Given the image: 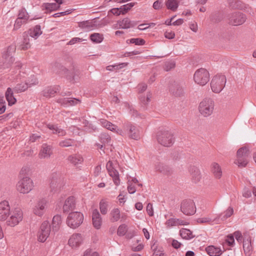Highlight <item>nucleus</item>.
I'll use <instances>...</instances> for the list:
<instances>
[{
    "mask_svg": "<svg viewBox=\"0 0 256 256\" xmlns=\"http://www.w3.org/2000/svg\"><path fill=\"white\" fill-rule=\"evenodd\" d=\"M166 224L168 227L176 226V218H170L166 220Z\"/></svg>",
    "mask_w": 256,
    "mask_h": 256,
    "instance_id": "obj_62",
    "label": "nucleus"
},
{
    "mask_svg": "<svg viewBox=\"0 0 256 256\" xmlns=\"http://www.w3.org/2000/svg\"><path fill=\"white\" fill-rule=\"evenodd\" d=\"M57 102L64 106H74L80 102V100L76 98H60L57 100Z\"/></svg>",
    "mask_w": 256,
    "mask_h": 256,
    "instance_id": "obj_27",
    "label": "nucleus"
},
{
    "mask_svg": "<svg viewBox=\"0 0 256 256\" xmlns=\"http://www.w3.org/2000/svg\"><path fill=\"white\" fill-rule=\"evenodd\" d=\"M5 96L9 106H12L16 102V99L14 97L13 90L10 88H7Z\"/></svg>",
    "mask_w": 256,
    "mask_h": 256,
    "instance_id": "obj_32",
    "label": "nucleus"
},
{
    "mask_svg": "<svg viewBox=\"0 0 256 256\" xmlns=\"http://www.w3.org/2000/svg\"><path fill=\"white\" fill-rule=\"evenodd\" d=\"M243 249L246 256H250L252 251V246L251 237L248 232L244 234Z\"/></svg>",
    "mask_w": 256,
    "mask_h": 256,
    "instance_id": "obj_19",
    "label": "nucleus"
},
{
    "mask_svg": "<svg viewBox=\"0 0 256 256\" xmlns=\"http://www.w3.org/2000/svg\"><path fill=\"white\" fill-rule=\"evenodd\" d=\"M50 232V225L49 222L44 221L40 225L38 232V240L40 242H44L48 238Z\"/></svg>",
    "mask_w": 256,
    "mask_h": 256,
    "instance_id": "obj_9",
    "label": "nucleus"
},
{
    "mask_svg": "<svg viewBox=\"0 0 256 256\" xmlns=\"http://www.w3.org/2000/svg\"><path fill=\"white\" fill-rule=\"evenodd\" d=\"M48 128L52 130L54 134H56L58 136H64L66 134L65 130L58 127L57 125L48 124Z\"/></svg>",
    "mask_w": 256,
    "mask_h": 256,
    "instance_id": "obj_38",
    "label": "nucleus"
},
{
    "mask_svg": "<svg viewBox=\"0 0 256 256\" xmlns=\"http://www.w3.org/2000/svg\"><path fill=\"white\" fill-rule=\"evenodd\" d=\"M206 251L210 256H219L222 254V250L220 248L213 246L207 247Z\"/></svg>",
    "mask_w": 256,
    "mask_h": 256,
    "instance_id": "obj_37",
    "label": "nucleus"
},
{
    "mask_svg": "<svg viewBox=\"0 0 256 256\" xmlns=\"http://www.w3.org/2000/svg\"><path fill=\"white\" fill-rule=\"evenodd\" d=\"M228 2L232 8L242 9L244 7V3L240 0H228Z\"/></svg>",
    "mask_w": 256,
    "mask_h": 256,
    "instance_id": "obj_39",
    "label": "nucleus"
},
{
    "mask_svg": "<svg viewBox=\"0 0 256 256\" xmlns=\"http://www.w3.org/2000/svg\"><path fill=\"white\" fill-rule=\"evenodd\" d=\"M152 94L148 93L146 94V97L144 96L140 98V102L143 104L146 105L150 102Z\"/></svg>",
    "mask_w": 256,
    "mask_h": 256,
    "instance_id": "obj_58",
    "label": "nucleus"
},
{
    "mask_svg": "<svg viewBox=\"0 0 256 256\" xmlns=\"http://www.w3.org/2000/svg\"><path fill=\"white\" fill-rule=\"evenodd\" d=\"M100 142L102 144H109L110 142V136L107 134H102L100 136Z\"/></svg>",
    "mask_w": 256,
    "mask_h": 256,
    "instance_id": "obj_53",
    "label": "nucleus"
},
{
    "mask_svg": "<svg viewBox=\"0 0 256 256\" xmlns=\"http://www.w3.org/2000/svg\"><path fill=\"white\" fill-rule=\"evenodd\" d=\"M68 160L71 164L74 166L80 164L84 161L82 156L79 154L70 155L68 156Z\"/></svg>",
    "mask_w": 256,
    "mask_h": 256,
    "instance_id": "obj_33",
    "label": "nucleus"
},
{
    "mask_svg": "<svg viewBox=\"0 0 256 256\" xmlns=\"http://www.w3.org/2000/svg\"><path fill=\"white\" fill-rule=\"evenodd\" d=\"M48 200L44 198L39 199L32 208L34 214L38 216H42L45 213Z\"/></svg>",
    "mask_w": 256,
    "mask_h": 256,
    "instance_id": "obj_16",
    "label": "nucleus"
},
{
    "mask_svg": "<svg viewBox=\"0 0 256 256\" xmlns=\"http://www.w3.org/2000/svg\"><path fill=\"white\" fill-rule=\"evenodd\" d=\"M120 218V212L119 208H114L110 213V220L112 222H116Z\"/></svg>",
    "mask_w": 256,
    "mask_h": 256,
    "instance_id": "obj_34",
    "label": "nucleus"
},
{
    "mask_svg": "<svg viewBox=\"0 0 256 256\" xmlns=\"http://www.w3.org/2000/svg\"><path fill=\"white\" fill-rule=\"evenodd\" d=\"M10 208L9 202L4 200L0 202V221L7 220L10 216Z\"/></svg>",
    "mask_w": 256,
    "mask_h": 256,
    "instance_id": "obj_18",
    "label": "nucleus"
},
{
    "mask_svg": "<svg viewBox=\"0 0 256 256\" xmlns=\"http://www.w3.org/2000/svg\"><path fill=\"white\" fill-rule=\"evenodd\" d=\"M78 26L86 31H90L96 28L94 22L90 20L81 22L78 23Z\"/></svg>",
    "mask_w": 256,
    "mask_h": 256,
    "instance_id": "obj_31",
    "label": "nucleus"
},
{
    "mask_svg": "<svg viewBox=\"0 0 256 256\" xmlns=\"http://www.w3.org/2000/svg\"><path fill=\"white\" fill-rule=\"evenodd\" d=\"M83 256H99V254L90 249H88L84 252Z\"/></svg>",
    "mask_w": 256,
    "mask_h": 256,
    "instance_id": "obj_59",
    "label": "nucleus"
},
{
    "mask_svg": "<svg viewBox=\"0 0 256 256\" xmlns=\"http://www.w3.org/2000/svg\"><path fill=\"white\" fill-rule=\"evenodd\" d=\"M180 211L185 215H192L196 212V207L193 200L186 199L180 204Z\"/></svg>",
    "mask_w": 256,
    "mask_h": 256,
    "instance_id": "obj_11",
    "label": "nucleus"
},
{
    "mask_svg": "<svg viewBox=\"0 0 256 256\" xmlns=\"http://www.w3.org/2000/svg\"><path fill=\"white\" fill-rule=\"evenodd\" d=\"M16 48L14 46H10L2 54V64L0 65V69L9 68L14 61L12 54L14 52Z\"/></svg>",
    "mask_w": 256,
    "mask_h": 256,
    "instance_id": "obj_3",
    "label": "nucleus"
},
{
    "mask_svg": "<svg viewBox=\"0 0 256 256\" xmlns=\"http://www.w3.org/2000/svg\"><path fill=\"white\" fill-rule=\"evenodd\" d=\"M156 137L158 142L162 146L166 147L172 146L175 141L173 134L168 130L159 132Z\"/></svg>",
    "mask_w": 256,
    "mask_h": 256,
    "instance_id": "obj_2",
    "label": "nucleus"
},
{
    "mask_svg": "<svg viewBox=\"0 0 256 256\" xmlns=\"http://www.w3.org/2000/svg\"><path fill=\"white\" fill-rule=\"evenodd\" d=\"M75 199L74 196H70L66 200L63 206V212H67L75 208Z\"/></svg>",
    "mask_w": 256,
    "mask_h": 256,
    "instance_id": "obj_25",
    "label": "nucleus"
},
{
    "mask_svg": "<svg viewBox=\"0 0 256 256\" xmlns=\"http://www.w3.org/2000/svg\"><path fill=\"white\" fill-rule=\"evenodd\" d=\"M128 230V226L125 224H122L118 226L117 234L120 236H123L126 234Z\"/></svg>",
    "mask_w": 256,
    "mask_h": 256,
    "instance_id": "obj_51",
    "label": "nucleus"
},
{
    "mask_svg": "<svg viewBox=\"0 0 256 256\" xmlns=\"http://www.w3.org/2000/svg\"><path fill=\"white\" fill-rule=\"evenodd\" d=\"M29 18V14L24 8L20 10L18 15V18L28 20Z\"/></svg>",
    "mask_w": 256,
    "mask_h": 256,
    "instance_id": "obj_49",
    "label": "nucleus"
},
{
    "mask_svg": "<svg viewBox=\"0 0 256 256\" xmlns=\"http://www.w3.org/2000/svg\"><path fill=\"white\" fill-rule=\"evenodd\" d=\"M9 218L7 219L6 224L10 226L18 225L23 219V212L20 208H16L10 211Z\"/></svg>",
    "mask_w": 256,
    "mask_h": 256,
    "instance_id": "obj_6",
    "label": "nucleus"
},
{
    "mask_svg": "<svg viewBox=\"0 0 256 256\" xmlns=\"http://www.w3.org/2000/svg\"><path fill=\"white\" fill-rule=\"evenodd\" d=\"M134 4L130 3L126 4L124 5L120 8V10L122 12V14H124L128 12L133 6Z\"/></svg>",
    "mask_w": 256,
    "mask_h": 256,
    "instance_id": "obj_56",
    "label": "nucleus"
},
{
    "mask_svg": "<svg viewBox=\"0 0 256 256\" xmlns=\"http://www.w3.org/2000/svg\"><path fill=\"white\" fill-rule=\"evenodd\" d=\"M194 80L198 85H206L210 80L209 72L204 68L197 70L194 74Z\"/></svg>",
    "mask_w": 256,
    "mask_h": 256,
    "instance_id": "obj_7",
    "label": "nucleus"
},
{
    "mask_svg": "<svg viewBox=\"0 0 256 256\" xmlns=\"http://www.w3.org/2000/svg\"><path fill=\"white\" fill-rule=\"evenodd\" d=\"M74 140L72 139L68 138L62 140L59 142V146L61 147H68L72 146Z\"/></svg>",
    "mask_w": 256,
    "mask_h": 256,
    "instance_id": "obj_50",
    "label": "nucleus"
},
{
    "mask_svg": "<svg viewBox=\"0 0 256 256\" xmlns=\"http://www.w3.org/2000/svg\"><path fill=\"white\" fill-rule=\"evenodd\" d=\"M116 165V162L109 160L106 164V168L109 175L112 178L116 186L120 184L118 172L116 170L115 166Z\"/></svg>",
    "mask_w": 256,
    "mask_h": 256,
    "instance_id": "obj_14",
    "label": "nucleus"
},
{
    "mask_svg": "<svg viewBox=\"0 0 256 256\" xmlns=\"http://www.w3.org/2000/svg\"><path fill=\"white\" fill-rule=\"evenodd\" d=\"M26 84H28V87L36 85L38 83V80L34 76H31L30 78H29L28 80H26Z\"/></svg>",
    "mask_w": 256,
    "mask_h": 256,
    "instance_id": "obj_54",
    "label": "nucleus"
},
{
    "mask_svg": "<svg viewBox=\"0 0 256 256\" xmlns=\"http://www.w3.org/2000/svg\"><path fill=\"white\" fill-rule=\"evenodd\" d=\"M136 24L134 21H131L128 18H126L117 22L118 27L120 28L128 29L134 26Z\"/></svg>",
    "mask_w": 256,
    "mask_h": 256,
    "instance_id": "obj_26",
    "label": "nucleus"
},
{
    "mask_svg": "<svg viewBox=\"0 0 256 256\" xmlns=\"http://www.w3.org/2000/svg\"><path fill=\"white\" fill-rule=\"evenodd\" d=\"M222 220H220L219 217L212 218L210 216L200 218L197 219V222L198 223H206L210 224H217L220 222Z\"/></svg>",
    "mask_w": 256,
    "mask_h": 256,
    "instance_id": "obj_29",
    "label": "nucleus"
},
{
    "mask_svg": "<svg viewBox=\"0 0 256 256\" xmlns=\"http://www.w3.org/2000/svg\"><path fill=\"white\" fill-rule=\"evenodd\" d=\"M61 176L60 173L54 172L51 176L50 186L51 190L53 192H56L59 190L62 186Z\"/></svg>",
    "mask_w": 256,
    "mask_h": 256,
    "instance_id": "obj_17",
    "label": "nucleus"
},
{
    "mask_svg": "<svg viewBox=\"0 0 256 256\" xmlns=\"http://www.w3.org/2000/svg\"><path fill=\"white\" fill-rule=\"evenodd\" d=\"M32 180L28 176L20 179L16 184V190L21 194H26L30 192L34 188Z\"/></svg>",
    "mask_w": 256,
    "mask_h": 256,
    "instance_id": "obj_4",
    "label": "nucleus"
},
{
    "mask_svg": "<svg viewBox=\"0 0 256 256\" xmlns=\"http://www.w3.org/2000/svg\"><path fill=\"white\" fill-rule=\"evenodd\" d=\"M83 242V238L80 234H74L70 238L68 242V245L72 248L80 246Z\"/></svg>",
    "mask_w": 256,
    "mask_h": 256,
    "instance_id": "obj_20",
    "label": "nucleus"
},
{
    "mask_svg": "<svg viewBox=\"0 0 256 256\" xmlns=\"http://www.w3.org/2000/svg\"><path fill=\"white\" fill-rule=\"evenodd\" d=\"M162 0H157L155 1L153 4V8L154 10H160L162 8Z\"/></svg>",
    "mask_w": 256,
    "mask_h": 256,
    "instance_id": "obj_60",
    "label": "nucleus"
},
{
    "mask_svg": "<svg viewBox=\"0 0 256 256\" xmlns=\"http://www.w3.org/2000/svg\"><path fill=\"white\" fill-rule=\"evenodd\" d=\"M226 244L230 246H233L234 244V236L232 234H228L225 240V244Z\"/></svg>",
    "mask_w": 256,
    "mask_h": 256,
    "instance_id": "obj_55",
    "label": "nucleus"
},
{
    "mask_svg": "<svg viewBox=\"0 0 256 256\" xmlns=\"http://www.w3.org/2000/svg\"><path fill=\"white\" fill-rule=\"evenodd\" d=\"M184 86L182 82H174L170 86V90L174 95L180 96L184 94Z\"/></svg>",
    "mask_w": 256,
    "mask_h": 256,
    "instance_id": "obj_22",
    "label": "nucleus"
},
{
    "mask_svg": "<svg viewBox=\"0 0 256 256\" xmlns=\"http://www.w3.org/2000/svg\"><path fill=\"white\" fill-rule=\"evenodd\" d=\"M43 6L48 12H52L58 10L60 6L56 3H46Z\"/></svg>",
    "mask_w": 256,
    "mask_h": 256,
    "instance_id": "obj_48",
    "label": "nucleus"
},
{
    "mask_svg": "<svg viewBox=\"0 0 256 256\" xmlns=\"http://www.w3.org/2000/svg\"><path fill=\"white\" fill-rule=\"evenodd\" d=\"M90 39L93 42L100 43L104 40V36L99 33H94L90 36Z\"/></svg>",
    "mask_w": 256,
    "mask_h": 256,
    "instance_id": "obj_47",
    "label": "nucleus"
},
{
    "mask_svg": "<svg viewBox=\"0 0 256 256\" xmlns=\"http://www.w3.org/2000/svg\"><path fill=\"white\" fill-rule=\"evenodd\" d=\"M210 88L212 92L219 94L224 88V75L218 74L214 75L210 82Z\"/></svg>",
    "mask_w": 256,
    "mask_h": 256,
    "instance_id": "obj_8",
    "label": "nucleus"
},
{
    "mask_svg": "<svg viewBox=\"0 0 256 256\" xmlns=\"http://www.w3.org/2000/svg\"><path fill=\"white\" fill-rule=\"evenodd\" d=\"M123 129L126 135L130 138L138 140L140 138L139 130L138 128L130 122L124 124Z\"/></svg>",
    "mask_w": 256,
    "mask_h": 256,
    "instance_id": "obj_13",
    "label": "nucleus"
},
{
    "mask_svg": "<svg viewBox=\"0 0 256 256\" xmlns=\"http://www.w3.org/2000/svg\"><path fill=\"white\" fill-rule=\"evenodd\" d=\"M130 42L132 44H134L138 46H142L144 45L145 43V41L142 38H132L130 40Z\"/></svg>",
    "mask_w": 256,
    "mask_h": 256,
    "instance_id": "obj_57",
    "label": "nucleus"
},
{
    "mask_svg": "<svg viewBox=\"0 0 256 256\" xmlns=\"http://www.w3.org/2000/svg\"><path fill=\"white\" fill-rule=\"evenodd\" d=\"M100 210L102 214H106L108 212V202L106 200H102L99 204Z\"/></svg>",
    "mask_w": 256,
    "mask_h": 256,
    "instance_id": "obj_45",
    "label": "nucleus"
},
{
    "mask_svg": "<svg viewBox=\"0 0 256 256\" xmlns=\"http://www.w3.org/2000/svg\"><path fill=\"white\" fill-rule=\"evenodd\" d=\"M180 234L183 239L190 240L194 237L192 232L187 228H182L180 230Z\"/></svg>",
    "mask_w": 256,
    "mask_h": 256,
    "instance_id": "obj_41",
    "label": "nucleus"
},
{
    "mask_svg": "<svg viewBox=\"0 0 256 256\" xmlns=\"http://www.w3.org/2000/svg\"><path fill=\"white\" fill-rule=\"evenodd\" d=\"M28 20H23L17 18L15 20V22L14 26V30H18L22 24H26Z\"/></svg>",
    "mask_w": 256,
    "mask_h": 256,
    "instance_id": "obj_52",
    "label": "nucleus"
},
{
    "mask_svg": "<svg viewBox=\"0 0 256 256\" xmlns=\"http://www.w3.org/2000/svg\"><path fill=\"white\" fill-rule=\"evenodd\" d=\"M210 170L216 178L220 179L222 174V171L220 166L216 162H212L210 166Z\"/></svg>",
    "mask_w": 256,
    "mask_h": 256,
    "instance_id": "obj_30",
    "label": "nucleus"
},
{
    "mask_svg": "<svg viewBox=\"0 0 256 256\" xmlns=\"http://www.w3.org/2000/svg\"><path fill=\"white\" fill-rule=\"evenodd\" d=\"M154 168L156 172L166 176H170L173 172L172 169L170 166L159 162L154 164Z\"/></svg>",
    "mask_w": 256,
    "mask_h": 256,
    "instance_id": "obj_21",
    "label": "nucleus"
},
{
    "mask_svg": "<svg viewBox=\"0 0 256 256\" xmlns=\"http://www.w3.org/2000/svg\"><path fill=\"white\" fill-rule=\"evenodd\" d=\"M100 124L106 129L112 132H115L117 126L114 124L112 122L108 121L104 119H100Z\"/></svg>",
    "mask_w": 256,
    "mask_h": 256,
    "instance_id": "obj_40",
    "label": "nucleus"
},
{
    "mask_svg": "<svg viewBox=\"0 0 256 256\" xmlns=\"http://www.w3.org/2000/svg\"><path fill=\"white\" fill-rule=\"evenodd\" d=\"M234 236L236 240L238 242H242L244 240V236H242L240 231H236L234 233Z\"/></svg>",
    "mask_w": 256,
    "mask_h": 256,
    "instance_id": "obj_63",
    "label": "nucleus"
},
{
    "mask_svg": "<svg viewBox=\"0 0 256 256\" xmlns=\"http://www.w3.org/2000/svg\"><path fill=\"white\" fill-rule=\"evenodd\" d=\"M24 75L25 74L24 72H20L16 76V80L18 84L14 88V90L16 93L24 92L28 88V84H26V82L24 80Z\"/></svg>",
    "mask_w": 256,
    "mask_h": 256,
    "instance_id": "obj_15",
    "label": "nucleus"
},
{
    "mask_svg": "<svg viewBox=\"0 0 256 256\" xmlns=\"http://www.w3.org/2000/svg\"><path fill=\"white\" fill-rule=\"evenodd\" d=\"M62 222V217L60 215L54 216L52 218V228L54 230H58Z\"/></svg>",
    "mask_w": 256,
    "mask_h": 256,
    "instance_id": "obj_44",
    "label": "nucleus"
},
{
    "mask_svg": "<svg viewBox=\"0 0 256 256\" xmlns=\"http://www.w3.org/2000/svg\"><path fill=\"white\" fill-rule=\"evenodd\" d=\"M249 154V150L246 147L240 148L237 152V158L235 160L234 163L238 167H245L248 162L247 158Z\"/></svg>",
    "mask_w": 256,
    "mask_h": 256,
    "instance_id": "obj_10",
    "label": "nucleus"
},
{
    "mask_svg": "<svg viewBox=\"0 0 256 256\" xmlns=\"http://www.w3.org/2000/svg\"><path fill=\"white\" fill-rule=\"evenodd\" d=\"M92 220L94 226L96 229H100L102 225V220L100 214L97 209L92 210Z\"/></svg>",
    "mask_w": 256,
    "mask_h": 256,
    "instance_id": "obj_23",
    "label": "nucleus"
},
{
    "mask_svg": "<svg viewBox=\"0 0 256 256\" xmlns=\"http://www.w3.org/2000/svg\"><path fill=\"white\" fill-rule=\"evenodd\" d=\"M178 0H166L165 4L166 8L172 12H176L179 6Z\"/></svg>",
    "mask_w": 256,
    "mask_h": 256,
    "instance_id": "obj_35",
    "label": "nucleus"
},
{
    "mask_svg": "<svg viewBox=\"0 0 256 256\" xmlns=\"http://www.w3.org/2000/svg\"><path fill=\"white\" fill-rule=\"evenodd\" d=\"M214 106V100L210 98H206L200 103L198 110L202 116L208 117L213 113Z\"/></svg>",
    "mask_w": 256,
    "mask_h": 256,
    "instance_id": "obj_1",
    "label": "nucleus"
},
{
    "mask_svg": "<svg viewBox=\"0 0 256 256\" xmlns=\"http://www.w3.org/2000/svg\"><path fill=\"white\" fill-rule=\"evenodd\" d=\"M58 90V86L48 87L43 90L42 94L46 98L53 96Z\"/></svg>",
    "mask_w": 256,
    "mask_h": 256,
    "instance_id": "obj_36",
    "label": "nucleus"
},
{
    "mask_svg": "<svg viewBox=\"0 0 256 256\" xmlns=\"http://www.w3.org/2000/svg\"><path fill=\"white\" fill-rule=\"evenodd\" d=\"M188 171L193 182L194 183L198 182L201 178L200 172L198 168L194 166H190L189 168Z\"/></svg>",
    "mask_w": 256,
    "mask_h": 256,
    "instance_id": "obj_28",
    "label": "nucleus"
},
{
    "mask_svg": "<svg viewBox=\"0 0 256 256\" xmlns=\"http://www.w3.org/2000/svg\"><path fill=\"white\" fill-rule=\"evenodd\" d=\"M227 17L228 24L233 26L242 25L246 20L244 14L238 12L232 13Z\"/></svg>",
    "mask_w": 256,
    "mask_h": 256,
    "instance_id": "obj_12",
    "label": "nucleus"
},
{
    "mask_svg": "<svg viewBox=\"0 0 256 256\" xmlns=\"http://www.w3.org/2000/svg\"><path fill=\"white\" fill-rule=\"evenodd\" d=\"M83 220L82 214L78 212H72L67 217L66 224L70 228H76L82 223Z\"/></svg>",
    "mask_w": 256,
    "mask_h": 256,
    "instance_id": "obj_5",
    "label": "nucleus"
},
{
    "mask_svg": "<svg viewBox=\"0 0 256 256\" xmlns=\"http://www.w3.org/2000/svg\"><path fill=\"white\" fill-rule=\"evenodd\" d=\"M42 34V31L40 29V26L36 25L33 29L29 30L30 36L35 39H36Z\"/></svg>",
    "mask_w": 256,
    "mask_h": 256,
    "instance_id": "obj_42",
    "label": "nucleus"
},
{
    "mask_svg": "<svg viewBox=\"0 0 256 256\" xmlns=\"http://www.w3.org/2000/svg\"><path fill=\"white\" fill-rule=\"evenodd\" d=\"M52 153V147L46 144H43L39 152L40 158H48Z\"/></svg>",
    "mask_w": 256,
    "mask_h": 256,
    "instance_id": "obj_24",
    "label": "nucleus"
},
{
    "mask_svg": "<svg viewBox=\"0 0 256 256\" xmlns=\"http://www.w3.org/2000/svg\"><path fill=\"white\" fill-rule=\"evenodd\" d=\"M175 63L174 62H169L165 64L164 70L166 71H168L175 67Z\"/></svg>",
    "mask_w": 256,
    "mask_h": 256,
    "instance_id": "obj_61",
    "label": "nucleus"
},
{
    "mask_svg": "<svg viewBox=\"0 0 256 256\" xmlns=\"http://www.w3.org/2000/svg\"><path fill=\"white\" fill-rule=\"evenodd\" d=\"M154 252V256H164L162 248H158V244L154 242L151 247Z\"/></svg>",
    "mask_w": 256,
    "mask_h": 256,
    "instance_id": "obj_46",
    "label": "nucleus"
},
{
    "mask_svg": "<svg viewBox=\"0 0 256 256\" xmlns=\"http://www.w3.org/2000/svg\"><path fill=\"white\" fill-rule=\"evenodd\" d=\"M24 39L22 44L20 45V48L22 50H26L30 48L29 36L26 34H24Z\"/></svg>",
    "mask_w": 256,
    "mask_h": 256,
    "instance_id": "obj_43",
    "label": "nucleus"
},
{
    "mask_svg": "<svg viewBox=\"0 0 256 256\" xmlns=\"http://www.w3.org/2000/svg\"><path fill=\"white\" fill-rule=\"evenodd\" d=\"M190 28L194 32H196L198 30V24L196 22H194L190 23L189 24Z\"/></svg>",
    "mask_w": 256,
    "mask_h": 256,
    "instance_id": "obj_64",
    "label": "nucleus"
}]
</instances>
